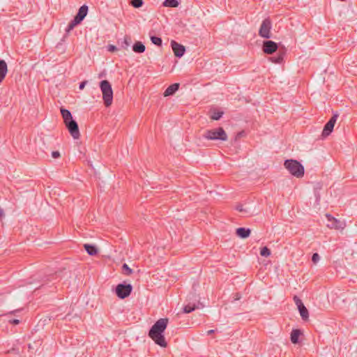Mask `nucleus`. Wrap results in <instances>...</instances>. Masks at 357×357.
<instances>
[{"label": "nucleus", "instance_id": "17", "mask_svg": "<svg viewBox=\"0 0 357 357\" xmlns=\"http://www.w3.org/2000/svg\"><path fill=\"white\" fill-rule=\"evenodd\" d=\"M132 50L137 53H143L145 51V46L141 42H136L132 46Z\"/></svg>", "mask_w": 357, "mask_h": 357}, {"label": "nucleus", "instance_id": "35", "mask_svg": "<svg viewBox=\"0 0 357 357\" xmlns=\"http://www.w3.org/2000/svg\"><path fill=\"white\" fill-rule=\"evenodd\" d=\"M87 84V81H84V82H82L80 84H79V89L80 90H82L84 89V88L85 87L86 84Z\"/></svg>", "mask_w": 357, "mask_h": 357}, {"label": "nucleus", "instance_id": "40", "mask_svg": "<svg viewBox=\"0 0 357 357\" xmlns=\"http://www.w3.org/2000/svg\"><path fill=\"white\" fill-rule=\"evenodd\" d=\"M28 348H29V349H33L32 345L31 344H29Z\"/></svg>", "mask_w": 357, "mask_h": 357}, {"label": "nucleus", "instance_id": "3", "mask_svg": "<svg viewBox=\"0 0 357 357\" xmlns=\"http://www.w3.org/2000/svg\"><path fill=\"white\" fill-rule=\"evenodd\" d=\"M284 166L291 175L296 178H301L304 175V167L297 160H286Z\"/></svg>", "mask_w": 357, "mask_h": 357}, {"label": "nucleus", "instance_id": "19", "mask_svg": "<svg viewBox=\"0 0 357 357\" xmlns=\"http://www.w3.org/2000/svg\"><path fill=\"white\" fill-rule=\"evenodd\" d=\"M84 247L89 255L93 256V255H96L98 252V250H97L96 247L94 245H89V244H84Z\"/></svg>", "mask_w": 357, "mask_h": 357}, {"label": "nucleus", "instance_id": "23", "mask_svg": "<svg viewBox=\"0 0 357 357\" xmlns=\"http://www.w3.org/2000/svg\"><path fill=\"white\" fill-rule=\"evenodd\" d=\"M122 269L123 271V273L126 275H130L133 273L132 269H131L128 264H123L122 266Z\"/></svg>", "mask_w": 357, "mask_h": 357}, {"label": "nucleus", "instance_id": "34", "mask_svg": "<svg viewBox=\"0 0 357 357\" xmlns=\"http://www.w3.org/2000/svg\"><path fill=\"white\" fill-rule=\"evenodd\" d=\"M63 121H64L66 126H67L68 125L70 124L72 122H74L75 120H73V118H70V119H68V120L64 119Z\"/></svg>", "mask_w": 357, "mask_h": 357}, {"label": "nucleus", "instance_id": "31", "mask_svg": "<svg viewBox=\"0 0 357 357\" xmlns=\"http://www.w3.org/2000/svg\"><path fill=\"white\" fill-rule=\"evenodd\" d=\"M320 259V257L317 253H314L312 257V261L313 263L317 264Z\"/></svg>", "mask_w": 357, "mask_h": 357}, {"label": "nucleus", "instance_id": "11", "mask_svg": "<svg viewBox=\"0 0 357 357\" xmlns=\"http://www.w3.org/2000/svg\"><path fill=\"white\" fill-rule=\"evenodd\" d=\"M68 128L70 135L75 139H79L80 136L78 125L77 122L75 121L74 122H72L70 124L66 126Z\"/></svg>", "mask_w": 357, "mask_h": 357}, {"label": "nucleus", "instance_id": "4", "mask_svg": "<svg viewBox=\"0 0 357 357\" xmlns=\"http://www.w3.org/2000/svg\"><path fill=\"white\" fill-rule=\"evenodd\" d=\"M204 137L208 140H227V135L222 128H217L206 130L204 134Z\"/></svg>", "mask_w": 357, "mask_h": 357}, {"label": "nucleus", "instance_id": "13", "mask_svg": "<svg viewBox=\"0 0 357 357\" xmlns=\"http://www.w3.org/2000/svg\"><path fill=\"white\" fill-rule=\"evenodd\" d=\"M84 19V18L83 17L77 14L75 18L68 24V26L66 27V33H69L75 28V26L80 24Z\"/></svg>", "mask_w": 357, "mask_h": 357}, {"label": "nucleus", "instance_id": "39", "mask_svg": "<svg viewBox=\"0 0 357 357\" xmlns=\"http://www.w3.org/2000/svg\"><path fill=\"white\" fill-rule=\"evenodd\" d=\"M3 215V211L1 208H0V217H1Z\"/></svg>", "mask_w": 357, "mask_h": 357}, {"label": "nucleus", "instance_id": "38", "mask_svg": "<svg viewBox=\"0 0 357 357\" xmlns=\"http://www.w3.org/2000/svg\"><path fill=\"white\" fill-rule=\"evenodd\" d=\"M214 332H215L214 330H209V331H207V334L208 335H211V334L213 333Z\"/></svg>", "mask_w": 357, "mask_h": 357}, {"label": "nucleus", "instance_id": "26", "mask_svg": "<svg viewBox=\"0 0 357 357\" xmlns=\"http://www.w3.org/2000/svg\"><path fill=\"white\" fill-rule=\"evenodd\" d=\"M195 305H190V304H188L187 305H185L184 307H183V312L185 313H190L191 312H192L193 310H195Z\"/></svg>", "mask_w": 357, "mask_h": 357}, {"label": "nucleus", "instance_id": "24", "mask_svg": "<svg viewBox=\"0 0 357 357\" xmlns=\"http://www.w3.org/2000/svg\"><path fill=\"white\" fill-rule=\"evenodd\" d=\"M260 255L263 257H269L271 255V250L267 247H264L261 249Z\"/></svg>", "mask_w": 357, "mask_h": 357}, {"label": "nucleus", "instance_id": "12", "mask_svg": "<svg viewBox=\"0 0 357 357\" xmlns=\"http://www.w3.org/2000/svg\"><path fill=\"white\" fill-rule=\"evenodd\" d=\"M84 19V18L83 17L77 14L75 18L68 24V26L66 27V33H69L75 28V26L80 24Z\"/></svg>", "mask_w": 357, "mask_h": 357}, {"label": "nucleus", "instance_id": "21", "mask_svg": "<svg viewBox=\"0 0 357 357\" xmlns=\"http://www.w3.org/2000/svg\"><path fill=\"white\" fill-rule=\"evenodd\" d=\"M87 13H88V6L86 5H83L79 8L77 15H79L84 18L86 16Z\"/></svg>", "mask_w": 357, "mask_h": 357}, {"label": "nucleus", "instance_id": "27", "mask_svg": "<svg viewBox=\"0 0 357 357\" xmlns=\"http://www.w3.org/2000/svg\"><path fill=\"white\" fill-rule=\"evenodd\" d=\"M223 114L222 112H213L211 115V119L213 120H219Z\"/></svg>", "mask_w": 357, "mask_h": 357}, {"label": "nucleus", "instance_id": "18", "mask_svg": "<svg viewBox=\"0 0 357 357\" xmlns=\"http://www.w3.org/2000/svg\"><path fill=\"white\" fill-rule=\"evenodd\" d=\"M301 331L298 329H294L291 333V341L294 344L298 342V337L301 335Z\"/></svg>", "mask_w": 357, "mask_h": 357}, {"label": "nucleus", "instance_id": "28", "mask_svg": "<svg viewBox=\"0 0 357 357\" xmlns=\"http://www.w3.org/2000/svg\"><path fill=\"white\" fill-rule=\"evenodd\" d=\"M131 4L135 8H139L143 4V0H132Z\"/></svg>", "mask_w": 357, "mask_h": 357}, {"label": "nucleus", "instance_id": "30", "mask_svg": "<svg viewBox=\"0 0 357 357\" xmlns=\"http://www.w3.org/2000/svg\"><path fill=\"white\" fill-rule=\"evenodd\" d=\"M236 210L244 213H247L248 212V208H244L243 205H238L236 206Z\"/></svg>", "mask_w": 357, "mask_h": 357}, {"label": "nucleus", "instance_id": "8", "mask_svg": "<svg viewBox=\"0 0 357 357\" xmlns=\"http://www.w3.org/2000/svg\"><path fill=\"white\" fill-rule=\"evenodd\" d=\"M338 117L337 114H334L333 116L330 119L327 123L324 126L322 131V136L324 137H328L333 131L334 126L337 121Z\"/></svg>", "mask_w": 357, "mask_h": 357}, {"label": "nucleus", "instance_id": "9", "mask_svg": "<svg viewBox=\"0 0 357 357\" xmlns=\"http://www.w3.org/2000/svg\"><path fill=\"white\" fill-rule=\"evenodd\" d=\"M278 49V45L276 43L272 40H266L263 43L262 50L264 53L267 54H271L275 52Z\"/></svg>", "mask_w": 357, "mask_h": 357}, {"label": "nucleus", "instance_id": "10", "mask_svg": "<svg viewBox=\"0 0 357 357\" xmlns=\"http://www.w3.org/2000/svg\"><path fill=\"white\" fill-rule=\"evenodd\" d=\"M171 46L174 52V55L176 57H181L185 52V48L183 45L178 44L174 40L171 42Z\"/></svg>", "mask_w": 357, "mask_h": 357}, {"label": "nucleus", "instance_id": "37", "mask_svg": "<svg viewBox=\"0 0 357 357\" xmlns=\"http://www.w3.org/2000/svg\"><path fill=\"white\" fill-rule=\"evenodd\" d=\"M10 322L13 324L17 325L20 323V321L18 319H13V320L10 321Z\"/></svg>", "mask_w": 357, "mask_h": 357}, {"label": "nucleus", "instance_id": "7", "mask_svg": "<svg viewBox=\"0 0 357 357\" xmlns=\"http://www.w3.org/2000/svg\"><path fill=\"white\" fill-rule=\"evenodd\" d=\"M132 290V287L130 284H119L115 291L119 298L123 299L130 294Z\"/></svg>", "mask_w": 357, "mask_h": 357}, {"label": "nucleus", "instance_id": "29", "mask_svg": "<svg viewBox=\"0 0 357 357\" xmlns=\"http://www.w3.org/2000/svg\"><path fill=\"white\" fill-rule=\"evenodd\" d=\"M294 301L298 308L303 305L302 301L297 296H294Z\"/></svg>", "mask_w": 357, "mask_h": 357}, {"label": "nucleus", "instance_id": "25", "mask_svg": "<svg viewBox=\"0 0 357 357\" xmlns=\"http://www.w3.org/2000/svg\"><path fill=\"white\" fill-rule=\"evenodd\" d=\"M151 42L158 45V46H161L162 45V39L159 37H156V36H151Z\"/></svg>", "mask_w": 357, "mask_h": 357}, {"label": "nucleus", "instance_id": "6", "mask_svg": "<svg viewBox=\"0 0 357 357\" xmlns=\"http://www.w3.org/2000/svg\"><path fill=\"white\" fill-rule=\"evenodd\" d=\"M272 24L269 19H265L262 21L259 30V35L264 38H270L271 37Z\"/></svg>", "mask_w": 357, "mask_h": 357}, {"label": "nucleus", "instance_id": "5", "mask_svg": "<svg viewBox=\"0 0 357 357\" xmlns=\"http://www.w3.org/2000/svg\"><path fill=\"white\" fill-rule=\"evenodd\" d=\"M325 216L327 220L326 227L328 228L340 231L345 229L347 226L345 220L337 219L329 213H326Z\"/></svg>", "mask_w": 357, "mask_h": 357}, {"label": "nucleus", "instance_id": "2", "mask_svg": "<svg viewBox=\"0 0 357 357\" xmlns=\"http://www.w3.org/2000/svg\"><path fill=\"white\" fill-rule=\"evenodd\" d=\"M100 89L102 94V100L105 107H109L113 102V90L111 84L107 80L100 82Z\"/></svg>", "mask_w": 357, "mask_h": 357}, {"label": "nucleus", "instance_id": "16", "mask_svg": "<svg viewBox=\"0 0 357 357\" xmlns=\"http://www.w3.org/2000/svg\"><path fill=\"white\" fill-rule=\"evenodd\" d=\"M298 310L299 311V313H300V315H301V318L304 321L308 320V319H309V312H308L307 309L305 307V306L303 305L301 306L300 307H298Z\"/></svg>", "mask_w": 357, "mask_h": 357}, {"label": "nucleus", "instance_id": "33", "mask_svg": "<svg viewBox=\"0 0 357 357\" xmlns=\"http://www.w3.org/2000/svg\"><path fill=\"white\" fill-rule=\"evenodd\" d=\"M60 153L58 151H54L52 152V156L54 158H58L60 157Z\"/></svg>", "mask_w": 357, "mask_h": 357}, {"label": "nucleus", "instance_id": "32", "mask_svg": "<svg viewBox=\"0 0 357 357\" xmlns=\"http://www.w3.org/2000/svg\"><path fill=\"white\" fill-rule=\"evenodd\" d=\"M271 60L274 63H280L282 61V56H278L276 58H272Z\"/></svg>", "mask_w": 357, "mask_h": 357}, {"label": "nucleus", "instance_id": "14", "mask_svg": "<svg viewBox=\"0 0 357 357\" xmlns=\"http://www.w3.org/2000/svg\"><path fill=\"white\" fill-rule=\"evenodd\" d=\"M179 88V84L175 83L169 86L164 92V96H169L173 95Z\"/></svg>", "mask_w": 357, "mask_h": 357}, {"label": "nucleus", "instance_id": "20", "mask_svg": "<svg viewBox=\"0 0 357 357\" xmlns=\"http://www.w3.org/2000/svg\"><path fill=\"white\" fill-rule=\"evenodd\" d=\"M179 5L178 0H165L163 2V6L165 7L176 8Z\"/></svg>", "mask_w": 357, "mask_h": 357}, {"label": "nucleus", "instance_id": "15", "mask_svg": "<svg viewBox=\"0 0 357 357\" xmlns=\"http://www.w3.org/2000/svg\"><path fill=\"white\" fill-rule=\"evenodd\" d=\"M236 233L237 236H239L240 238H245L250 236L251 230L250 229L240 227L236 229Z\"/></svg>", "mask_w": 357, "mask_h": 357}, {"label": "nucleus", "instance_id": "1", "mask_svg": "<svg viewBox=\"0 0 357 357\" xmlns=\"http://www.w3.org/2000/svg\"><path fill=\"white\" fill-rule=\"evenodd\" d=\"M168 319L161 318L153 325L149 333V337L155 343L162 347H167V342L163 335V332L166 329Z\"/></svg>", "mask_w": 357, "mask_h": 357}, {"label": "nucleus", "instance_id": "41", "mask_svg": "<svg viewBox=\"0 0 357 357\" xmlns=\"http://www.w3.org/2000/svg\"><path fill=\"white\" fill-rule=\"evenodd\" d=\"M124 42H125V43H126V45L127 46H128V45H129V43L127 41V39H126V38H125V41H124Z\"/></svg>", "mask_w": 357, "mask_h": 357}, {"label": "nucleus", "instance_id": "36", "mask_svg": "<svg viewBox=\"0 0 357 357\" xmlns=\"http://www.w3.org/2000/svg\"><path fill=\"white\" fill-rule=\"evenodd\" d=\"M116 50V46H114V45H109V46L108 47V50H109V52H114V51H115Z\"/></svg>", "mask_w": 357, "mask_h": 357}, {"label": "nucleus", "instance_id": "22", "mask_svg": "<svg viewBox=\"0 0 357 357\" xmlns=\"http://www.w3.org/2000/svg\"><path fill=\"white\" fill-rule=\"evenodd\" d=\"M61 113L62 115V117L64 119H70V118H73L72 114L70 112L66 109H61Z\"/></svg>", "mask_w": 357, "mask_h": 357}]
</instances>
